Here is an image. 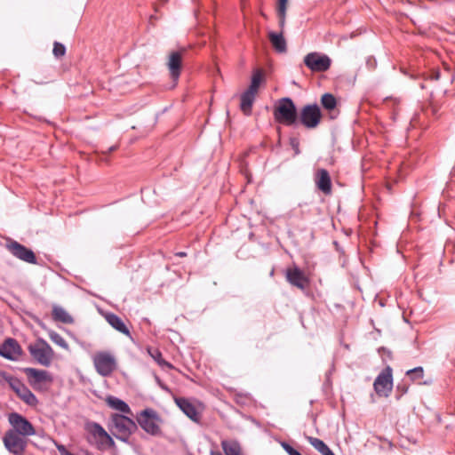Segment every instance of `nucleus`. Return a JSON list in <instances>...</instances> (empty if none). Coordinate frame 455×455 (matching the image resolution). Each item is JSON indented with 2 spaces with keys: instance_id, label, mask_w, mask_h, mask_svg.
I'll use <instances>...</instances> for the list:
<instances>
[{
  "instance_id": "f257e3e1",
  "label": "nucleus",
  "mask_w": 455,
  "mask_h": 455,
  "mask_svg": "<svg viewBox=\"0 0 455 455\" xmlns=\"http://www.w3.org/2000/svg\"><path fill=\"white\" fill-rule=\"evenodd\" d=\"M109 430L116 439L127 443L132 434L137 430V425L131 418L116 413L112 415Z\"/></svg>"
},
{
  "instance_id": "f03ea898",
  "label": "nucleus",
  "mask_w": 455,
  "mask_h": 455,
  "mask_svg": "<svg viewBox=\"0 0 455 455\" xmlns=\"http://www.w3.org/2000/svg\"><path fill=\"white\" fill-rule=\"evenodd\" d=\"M274 117L276 122L286 126L296 124L298 121L297 108L291 98L285 97L278 100L274 109Z\"/></svg>"
},
{
  "instance_id": "7ed1b4c3",
  "label": "nucleus",
  "mask_w": 455,
  "mask_h": 455,
  "mask_svg": "<svg viewBox=\"0 0 455 455\" xmlns=\"http://www.w3.org/2000/svg\"><path fill=\"white\" fill-rule=\"evenodd\" d=\"M3 379L8 383L12 390L28 405L36 406L38 403L36 396L21 380L7 372H1Z\"/></svg>"
},
{
  "instance_id": "20e7f679",
  "label": "nucleus",
  "mask_w": 455,
  "mask_h": 455,
  "mask_svg": "<svg viewBox=\"0 0 455 455\" xmlns=\"http://www.w3.org/2000/svg\"><path fill=\"white\" fill-rule=\"evenodd\" d=\"M136 419L146 433L154 436L161 435L160 424L162 423V419L155 410L147 408L141 411L137 415Z\"/></svg>"
},
{
  "instance_id": "39448f33",
  "label": "nucleus",
  "mask_w": 455,
  "mask_h": 455,
  "mask_svg": "<svg viewBox=\"0 0 455 455\" xmlns=\"http://www.w3.org/2000/svg\"><path fill=\"white\" fill-rule=\"evenodd\" d=\"M30 355L42 365L49 366L53 359L54 352L51 346L43 339H37L28 346Z\"/></svg>"
},
{
  "instance_id": "423d86ee",
  "label": "nucleus",
  "mask_w": 455,
  "mask_h": 455,
  "mask_svg": "<svg viewBox=\"0 0 455 455\" xmlns=\"http://www.w3.org/2000/svg\"><path fill=\"white\" fill-rule=\"evenodd\" d=\"M92 361L96 371L102 377L110 376L116 368V360L109 352L96 353Z\"/></svg>"
},
{
  "instance_id": "0eeeda50",
  "label": "nucleus",
  "mask_w": 455,
  "mask_h": 455,
  "mask_svg": "<svg viewBox=\"0 0 455 455\" xmlns=\"http://www.w3.org/2000/svg\"><path fill=\"white\" fill-rule=\"evenodd\" d=\"M375 392L379 396L388 397L393 388L392 368L387 366L375 379L373 383Z\"/></svg>"
},
{
  "instance_id": "6e6552de",
  "label": "nucleus",
  "mask_w": 455,
  "mask_h": 455,
  "mask_svg": "<svg viewBox=\"0 0 455 455\" xmlns=\"http://www.w3.org/2000/svg\"><path fill=\"white\" fill-rule=\"evenodd\" d=\"M322 119L320 108L317 104H308L302 108L299 115V122L307 129L318 126Z\"/></svg>"
},
{
  "instance_id": "1a4fd4ad",
  "label": "nucleus",
  "mask_w": 455,
  "mask_h": 455,
  "mask_svg": "<svg viewBox=\"0 0 455 455\" xmlns=\"http://www.w3.org/2000/svg\"><path fill=\"white\" fill-rule=\"evenodd\" d=\"M24 437L15 431L8 430L3 438L4 444L7 451L13 455H22L28 445Z\"/></svg>"
},
{
  "instance_id": "9d476101",
  "label": "nucleus",
  "mask_w": 455,
  "mask_h": 455,
  "mask_svg": "<svg viewBox=\"0 0 455 455\" xmlns=\"http://www.w3.org/2000/svg\"><path fill=\"white\" fill-rule=\"evenodd\" d=\"M8 421L12 427V431H15L22 436H31L36 435L33 425L21 414L12 412L8 415Z\"/></svg>"
},
{
  "instance_id": "9b49d317",
  "label": "nucleus",
  "mask_w": 455,
  "mask_h": 455,
  "mask_svg": "<svg viewBox=\"0 0 455 455\" xmlns=\"http://www.w3.org/2000/svg\"><path fill=\"white\" fill-rule=\"evenodd\" d=\"M304 64L312 72H325L330 68L331 60L325 54L314 52L304 57Z\"/></svg>"
},
{
  "instance_id": "f8f14e48",
  "label": "nucleus",
  "mask_w": 455,
  "mask_h": 455,
  "mask_svg": "<svg viewBox=\"0 0 455 455\" xmlns=\"http://www.w3.org/2000/svg\"><path fill=\"white\" fill-rule=\"evenodd\" d=\"M6 249L12 256L29 264H36V257L34 251L15 240H9L6 243Z\"/></svg>"
},
{
  "instance_id": "ddd939ff",
  "label": "nucleus",
  "mask_w": 455,
  "mask_h": 455,
  "mask_svg": "<svg viewBox=\"0 0 455 455\" xmlns=\"http://www.w3.org/2000/svg\"><path fill=\"white\" fill-rule=\"evenodd\" d=\"M285 277L291 285L301 291L306 290L309 284V279L298 267L288 268L285 272Z\"/></svg>"
},
{
  "instance_id": "4468645a",
  "label": "nucleus",
  "mask_w": 455,
  "mask_h": 455,
  "mask_svg": "<svg viewBox=\"0 0 455 455\" xmlns=\"http://www.w3.org/2000/svg\"><path fill=\"white\" fill-rule=\"evenodd\" d=\"M22 350L15 339L8 338L0 345V355L11 361H17Z\"/></svg>"
},
{
  "instance_id": "2eb2a0df",
  "label": "nucleus",
  "mask_w": 455,
  "mask_h": 455,
  "mask_svg": "<svg viewBox=\"0 0 455 455\" xmlns=\"http://www.w3.org/2000/svg\"><path fill=\"white\" fill-rule=\"evenodd\" d=\"M182 67V52L174 51L169 54L167 68L170 71L171 77L173 81L177 82L181 71Z\"/></svg>"
},
{
  "instance_id": "dca6fc26",
  "label": "nucleus",
  "mask_w": 455,
  "mask_h": 455,
  "mask_svg": "<svg viewBox=\"0 0 455 455\" xmlns=\"http://www.w3.org/2000/svg\"><path fill=\"white\" fill-rule=\"evenodd\" d=\"M315 184L319 190L325 195L331 192V180L330 174L325 169H319L315 173Z\"/></svg>"
},
{
  "instance_id": "f3484780",
  "label": "nucleus",
  "mask_w": 455,
  "mask_h": 455,
  "mask_svg": "<svg viewBox=\"0 0 455 455\" xmlns=\"http://www.w3.org/2000/svg\"><path fill=\"white\" fill-rule=\"evenodd\" d=\"M175 403L190 419L198 420V412L196 406L185 397L175 398Z\"/></svg>"
},
{
  "instance_id": "a211bd4d",
  "label": "nucleus",
  "mask_w": 455,
  "mask_h": 455,
  "mask_svg": "<svg viewBox=\"0 0 455 455\" xmlns=\"http://www.w3.org/2000/svg\"><path fill=\"white\" fill-rule=\"evenodd\" d=\"M105 319L108 322V323L115 330L126 335L129 338H132V334L130 332L129 328L126 326L122 318L119 317L117 315L114 313H107L105 315Z\"/></svg>"
},
{
  "instance_id": "6ab92c4d",
  "label": "nucleus",
  "mask_w": 455,
  "mask_h": 455,
  "mask_svg": "<svg viewBox=\"0 0 455 455\" xmlns=\"http://www.w3.org/2000/svg\"><path fill=\"white\" fill-rule=\"evenodd\" d=\"M52 319L62 323L71 324L74 323L72 315L62 307L54 305L52 311Z\"/></svg>"
},
{
  "instance_id": "aec40b11",
  "label": "nucleus",
  "mask_w": 455,
  "mask_h": 455,
  "mask_svg": "<svg viewBox=\"0 0 455 455\" xmlns=\"http://www.w3.org/2000/svg\"><path fill=\"white\" fill-rule=\"evenodd\" d=\"M256 94L245 90L241 95L240 108L245 116L251 114L252 105L254 103Z\"/></svg>"
},
{
  "instance_id": "412c9836",
  "label": "nucleus",
  "mask_w": 455,
  "mask_h": 455,
  "mask_svg": "<svg viewBox=\"0 0 455 455\" xmlns=\"http://www.w3.org/2000/svg\"><path fill=\"white\" fill-rule=\"evenodd\" d=\"M24 371L29 378H33L35 382L36 383L51 382L52 380V375L47 371L44 370L26 368Z\"/></svg>"
},
{
  "instance_id": "4be33fe9",
  "label": "nucleus",
  "mask_w": 455,
  "mask_h": 455,
  "mask_svg": "<svg viewBox=\"0 0 455 455\" xmlns=\"http://www.w3.org/2000/svg\"><path fill=\"white\" fill-rule=\"evenodd\" d=\"M268 38L271 42L274 49L280 53L285 52L287 51L286 41L283 36V32L275 33L269 32Z\"/></svg>"
},
{
  "instance_id": "5701e85b",
  "label": "nucleus",
  "mask_w": 455,
  "mask_h": 455,
  "mask_svg": "<svg viewBox=\"0 0 455 455\" xmlns=\"http://www.w3.org/2000/svg\"><path fill=\"white\" fill-rule=\"evenodd\" d=\"M221 447L226 455H240L242 447L236 440H222Z\"/></svg>"
},
{
  "instance_id": "b1692460",
  "label": "nucleus",
  "mask_w": 455,
  "mask_h": 455,
  "mask_svg": "<svg viewBox=\"0 0 455 455\" xmlns=\"http://www.w3.org/2000/svg\"><path fill=\"white\" fill-rule=\"evenodd\" d=\"M307 442L322 455H335L329 446L321 439L307 436Z\"/></svg>"
},
{
  "instance_id": "393cba45",
  "label": "nucleus",
  "mask_w": 455,
  "mask_h": 455,
  "mask_svg": "<svg viewBox=\"0 0 455 455\" xmlns=\"http://www.w3.org/2000/svg\"><path fill=\"white\" fill-rule=\"evenodd\" d=\"M107 402L111 408L119 411L120 412L130 415L132 414L129 405L124 401L117 397L108 396Z\"/></svg>"
},
{
  "instance_id": "a878e982",
  "label": "nucleus",
  "mask_w": 455,
  "mask_h": 455,
  "mask_svg": "<svg viewBox=\"0 0 455 455\" xmlns=\"http://www.w3.org/2000/svg\"><path fill=\"white\" fill-rule=\"evenodd\" d=\"M264 81V73L261 69H255L252 73L251 84L246 89L255 94L258 93L261 83Z\"/></svg>"
},
{
  "instance_id": "bb28decb",
  "label": "nucleus",
  "mask_w": 455,
  "mask_h": 455,
  "mask_svg": "<svg viewBox=\"0 0 455 455\" xmlns=\"http://www.w3.org/2000/svg\"><path fill=\"white\" fill-rule=\"evenodd\" d=\"M85 429L86 431L91 434L94 438L99 440H101L103 436H105L107 431L104 429V427L93 421H89L85 424Z\"/></svg>"
},
{
  "instance_id": "cd10ccee",
  "label": "nucleus",
  "mask_w": 455,
  "mask_h": 455,
  "mask_svg": "<svg viewBox=\"0 0 455 455\" xmlns=\"http://www.w3.org/2000/svg\"><path fill=\"white\" fill-rule=\"evenodd\" d=\"M321 104L323 108L331 112L336 109L337 100L331 93H324L321 98Z\"/></svg>"
},
{
  "instance_id": "c85d7f7f",
  "label": "nucleus",
  "mask_w": 455,
  "mask_h": 455,
  "mask_svg": "<svg viewBox=\"0 0 455 455\" xmlns=\"http://www.w3.org/2000/svg\"><path fill=\"white\" fill-rule=\"evenodd\" d=\"M48 336L50 338V339L55 343L56 345L60 346V347L66 349V350H68L69 348V346L68 344V342L66 341V339L60 335L59 334L57 331H53V330H49L48 331Z\"/></svg>"
},
{
  "instance_id": "c756f323",
  "label": "nucleus",
  "mask_w": 455,
  "mask_h": 455,
  "mask_svg": "<svg viewBox=\"0 0 455 455\" xmlns=\"http://www.w3.org/2000/svg\"><path fill=\"white\" fill-rule=\"evenodd\" d=\"M149 355L160 365L168 368H172V365L163 358L162 353L157 348H148Z\"/></svg>"
},
{
  "instance_id": "7c9ffc66",
  "label": "nucleus",
  "mask_w": 455,
  "mask_h": 455,
  "mask_svg": "<svg viewBox=\"0 0 455 455\" xmlns=\"http://www.w3.org/2000/svg\"><path fill=\"white\" fill-rule=\"evenodd\" d=\"M116 443L113 437L107 432L105 436L102 437L101 440L97 442V447L100 450H102L104 447L113 448Z\"/></svg>"
},
{
  "instance_id": "2f4dec72",
  "label": "nucleus",
  "mask_w": 455,
  "mask_h": 455,
  "mask_svg": "<svg viewBox=\"0 0 455 455\" xmlns=\"http://www.w3.org/2000/svg\"><path fill=\"white\" fill-rule=\"evenodd\" d=\"M406 375L412 380L421 379L424 376V370L421 366L415 367L406 371Z\"/></svg>"
},
{
  "instance_id": "473e14b6",
  "label": "nucleus",
  "mask_w": 455,
  "mask_h": 455,
  "mask_svg": "<svg viewBox=\"0 0 455 455\" xmlns=\"http://www.w3.org/2000/svg\"><path fill=\"white\" fill-rule=\"evenodd\" d=\"M52 53L58 59L63 57L66 53L65 45L59 42H55L53 44Z\"/></svg>"
},
{
  "instance_id": "72a5a7b5",
  "label": "nucleus",
  "mask_w": 455,
  "mask_h": 455,
  "mask_svg": "<svg viewBox=\"0 0 455 455\" xmlns=\"http://www.w3.org/2000/svg\"><path fill=\"white\" fill-rule=\"evenodd\" d=\"M281 446L283 448V450L289 454V455H301L299 451H298L296 449H294L291 445H290L286 442H282Z\"/></svg>"
},
{
  "instance_id": "f704fd0d",
  "label": "nucleus",
  "mask_w": 455,
  "mask_h": 455,
  "mask_svg": "<svg viewBox=\"0 0 455 455\" xmlns=\"http://www.w3.org/2000/svg\"><path fill=\"white\" fill-rule=\"evenodd\" d=\"M288 0H279L278 7H277V14H286V7H287Z\"/></svg>"
},
{
  "instance_id": "c9c22d12",
  "label": "nucleus",
  "mask_w": 455,
  "mask_h": 455,
  "mask_svg": "<svg viewBox=\"0 0 455 455\" xmlns=\"http://www.w3.org/2000/svg\"><path fill=\"white\" fill-rule=\"evenodd\" d=\"M56 447L61 455H70L71 454V452H69L63 444H57Z\"/></svg>"
},
{
  "instance_id": "e433bc0d",
  "label": "nucleus",
  "mask_w": 455,
  "mask_h": 455,
  "mask_svg": "<svg viewBox=\"0 0 455 455\" xmlns=\"http://www.w3.org/2000/svg\"><path fill=\"white\" fill-rule=\"evenodd\" d=\"M397 391L401 392V395L407 393L408 386L406 384H398L396 387Z\"/></svg>"
},
{
  "instance_id": "4c0bfd02",
  "label": "nucleus",
  "mask_w": 455,
  "mask_h": 455,
  "mask_svg": "<svg viewBox=\"0 0 455 455\" xmlns=\"http://www.w3.org/2000/svg\"><path fill=\"white\" fill-rule=\"evenodd\" d=\"M278 15V18H279V26L281 28H283L284 25H285V16L286 14H277Z\"/></svg>"
},
{
  "instance_id": "58836bf2",
  "label": "nucleus",
  "mask_w": 455,
  "mask_h": 455,
  "mask_svg": "<svg viewBox=\"0 0 455 455\" xmlns=\"http://www.w3.org/2000/svg\"><path fill=\"white\" fill-rule=\"evenodd\" d=\"M291 146H292V148H294L295 153H296V154H299V143H298L295 140H291Z\"/></svg>"
},
{
  "instance_id": "ea45409f",
  "label": "nucleus",
  "mask_w": 455,
  "mask_h": 455,
  "mask_svg": "<svg viewBox=\"0 0 455 455\" xmlns=\"http://www.w3.org/2000/svg\"><path fill=\"white\" fill-rule=\"evenodd\" d=\"M175 255L178 257H186L187 253L185 251H179Z\"/></svg>"
},
{
  "instance_id": "a19ab883",
  "label": "nucleus",
  "mask_w": 455,
  "mask_h": 455,
  "mask_svg": "<svg viewBox=\"0 0 455 455\" xmlns=\"http://www.w3.org/2000/svg\"><path fill=\"white\" fill-rule=\"evenodd\" d=\"M116 148H117L116 146H112V147L108 148L107 153H111V152L115 151L116 149Z\"/></svg>"
},
{
  "instance_id": "79ce46f5",
  "label": "nucleus",
  "mask_w": 455,
  "mask_h": 455,
  "mask_svg": "<svg viewBox=\"0 0 455 455\" xmlns=\"http://www.w3.org/2000/svg\"><path fill=\"white\" fill-rule=\"evenodd\" d=\"M210 455H222L220 451H211Z\"/></svg>"
},
{
  "instance_id": "37998d69",
  "label": "nucleus",
  "mask_w": 455,
  "mask_h": 455,
  "mask_svg": "<svg viewBox=\"0 0 455 455\" xmlns=\"http://www.w3.org/2000/svg\"><path fill=\"white\" fill-rule=\"evenodd\" d=\"M439 78V73L437 72L435 75V79H438Z\"/></svg>"
},
{
  "instance_id": "c03bdc74",
  "label": "nucleus",
  "mask_w": 455,
  "mask_h": 455,
  "mask_svg": "<svg viewBox=\"0 0 455 455\" xmlns=\"http://www.w3.org/2000/svg\"><path fill=\"white\" fill-rule=\"evenodd\" d=\"M156 382H157V383H160V379H159V378H158V377H156Z\"/></svg>"
},
{
  "instance_id": "a18cd8bd",
  "label": "nucleus",
  "mask_w": 455,
  "mask_h": 455,
  "mask_svg": "<svg viewBox=\"0 0 455 455\" xmlns=\"http://www.w3.org/2000/svg\"><path fill=\"white\" fill-rule=\"evenodd\" d=\"M156 382H157V383H160V379H159V378H158V377H156Z\"/></svg>"
},
{
  "instance_id": "49530a36",
  "label": "nucleus",
  "mask_w": 455,
  "mask_h": 455,
  "mask_svg": "<svg viewBox=\"0 0 455 455\" xmlns=\"http://www.w3.org/2000/svg\"><path fill=\"white\" fill-rule=\"evenodd\" d=\"M396 114H397V113H396V112H395V113H394V116H395ZM393 119H395V116H393Z\"/></svg>"
},
{
  "instance_id": "de8ad7c7",
  "label": "nucleus",
  "mask_w": 455,
  "mask_h": 455,
  "mask_svg": "<svg viewBox=\"0 0 455 455\" xmlns=\"http://www.w3.org/2000/svg\"><path fill=\"white\" fill-rule=\"evenodd\" d=\"M168 0H163L164 3L167 2Z\"/></svg>"
},
{
  "instance_id": "09e8293b",
  "label": "nucleus",
  "mask_w": 455,
  "mask_h": 455,
  "mask_svg": "<svg viewBox=\"0 0 455 455\" xmlns=\"http://www.w3.org/2000/svg\"><path fill=\"white\" fill-rule=\"evenodd\" d=\"M240 455H243V454L242 453V454H240Z\"/></svg>"
}]
</instances>
